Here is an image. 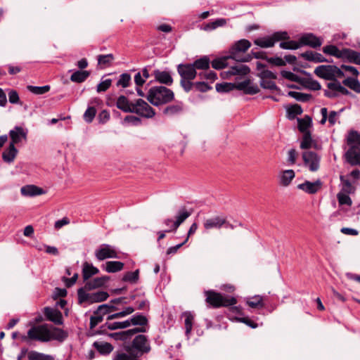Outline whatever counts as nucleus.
I'll return each instance as SVG.
<instances>
[{
	"label": "nucleus",
	"instance_id": "obj_8",
	"mask_svg": "<svg viewBox=\"0 0 360 360\" xmlns=\"http://www.w3.org/2000/svg\"><path fill=\"white\" fill-rule=\"evenodd\" d=\"M129 345L134 351V349L137 350V353H139L140 355L147 354L151 349L148 338L144 335H136L134 338L131 345Z\"/></svg>",
	"mask_w": 360,
	"mask_h": 360
},
{
	"label": "nucleus",
	"instance_id": "obj_21",
	"mask_svg": "<svg viewBox=\"0 0 360 360\" xmlns=\"http://www.w3.org/2000/svg\"><path fill=\"white\" fill-rule=\"evenodd\" d=\"M300 57L303 58L307 61L314 62V63H331L332 60H329L326 59L324 56H323L321 53L317 52H314L312 51H307L300 54Z\"/></svg>",
	"mask_w": 360,
	"mask_h": 360
},
{
	"label": "nucleus",
	"instance_id": "obj_32",
	"mask_svg": "<svg viewBox=\"0 0 360 360\" xmlns=\"http://www.w3.org/2000/svg\"><path fill=\"white\" fill-rule=\"evenodd\" d=\"M21 193L24 195L35 196L43 194L44 191L37 186L27 185L21 188Z\"/></svg>",
	"mask_w": 360,
	"mask_h": 360
},
{
	"label": "nucleus",
	"instance_id": "obj_7",
	"mask_svg": "<svg viewBox=\"0 0 360 360\" xmlns=\"http://www.w3.org/2000/svg\"><path fill=\"white\" fill-rule=\"evenodd\" d=\"M131 112L147 118H151L155 115V110L141 98H139L136 101Z\"/></svg>",
	"mask_w": 360,
	"mask_h": 360
},
{
	"label": "nucleus",
	"instance_id": "obj_41",
	"mask_svg": "<svg viewBox=\"0 0 360 360\" xmlns=\"http://www.w3.org/2000/svg\"><path fill=\"white\" fill-rule=\"evenodd\" d=\"M237 84L231 82L217 83L215 86L216 91L219 93H227L236 89Z\"/></svg>",
	"mask_w": 360,
	"mask_h": 360
},
{
	"label": "nucleus",
	"instance_id": "obj_55",
	"mask_svg": "<svg viewBox=\"0 0 360 360\" xmlns=\"http://www.w3.org/2000/svg\"><path fill=\"white\" fill-rule=\"evenodd\" d=\"M114 58V56L112 53L106 55H98L97 58L98 64L105 68L110 66Z\"/></svg>",
	"mask_w": 360,
	"mask_h": 360
},
{
	"label": "nucleus",
	"instance_id": "obj_34",
	"mask_svg": "<svg viewBox=\"0 0 360 360\" xmlns=\"http://www.w3.org/2000/svg\"><path fill=\"white\" fill-rule=\"evenodd\" d=\"M323 52L325 54L333 56L337 58H342L343 49L340 50L335 45H327L323 48Z\"/></svg>",
	"mask_w": 360,
	"mask_h": 360
},
{
	"label": "nucleus",
	"instance_id": "obj_10",
	"mask_svg": "<svg viewBox=\"0 0 360 360\" xmlns=\"http://www.w3.org/2000/svg\"><path fill=\"white\" fill-rule=\"evenodd\" d=\"M95 256L98 260L103 261L108 258H117V253L110 245L103 244L96 250Z\"/></svg>",
	"mask_w": 360,
	"mask_h": 360
},
{
	"label": "nucleus",
	"instance_id": "obj_20",
	"mask_svg": "<svg viewBox=\"0 0 360 360\" xmlns=\"http://www.w3.org/2000/svg\"><path fill=\"white\" fill-rule=\"evenodd\" d=\"M250 71V68L248 65L239 64L236 65L231 66L230 69L227 72H224L221 75H226L223 76V78H226L228 76L232 75H246Z\"/></svg>",
	"mask_w": 360,
	"mask_h": 360
},
{
	"label": "nucleus",
	"instance_id": "obj_14",
	"mask_svg": "<svg viewBox=\"0 0 360 360\" xmlns=\"http://www.w3.org/2000/svg\"><path fill=\"white\" fill-rule=\"evenodd\" d=\"M323 182L320 179H317L314 182L305 181L302 184L297 185V188L304 191L308 194H315L322 188Z\"/></svg>",
	"mask_w": 360,
	"mask_h": 360
},
{
	"label": "nucleus",
	"instance_id": "obj_43",
	"mask_svg": "<svg viewBox=\"0 0 360 360\" xmlns=\"http://www.w3.org/2000/svg\"><path fill=\"white\" fill-rule=\"evenodd\" d=\"M342 84L356 93H360V82L356 78L347 77L342 81Z\"/></svg>",
	"mask_w": 360,
	"mask_h": 360
},
{
	"label": "nucleus",
	"instance_id": "obj_58",
	"mask_svg": "<svg viewBox=\"0 0 360 360\" xmlns=\"http://www.w3.org/2000/svg\"><path fill=\"white\" fill-rule=\"evenodd\" d=\"M78 302L82 304L84 302H89L91 304V293L86 292L85 288H80L77 290Z\"/></svg>",
	"mask_w": 360,
	"mask_h": 360
},
{
	"label": "nucleus",
	"instance_id": "obj_49",
	"mask_svg": "<svg viewBox=\"0 0 360 360\" xmlns=\"http://www.w3.org/2000/svg\"><path fill=\"white\" fill-rule=\"evenodd\" d=\"M288 96L295 98V100L301 102H307L309 101L312 96L309 94H304L298 91H290L288 93Z\"/></svg>",
	"mask_w": 360,
	"mask_h": 360
},
{
	"label": "nucleus",
	"instance_id": "obj_15",
	"mask_svg": "<svg viewBox=\"0 0 360 360\" xmlns=\"http://www.w3.org/2000/svg\"><path fill=\"white\" fill-rule=\"evenodd\" d=\"M300 44L301 47L303 46H308L313 49H316L321 46L322 41L313 33H307L303 34L300 38Z\"/></svg>",
	"mask_w": 360,
	"mask_h": 360
},
{
	"label": "nucleus",
	"instance_id": "obj_36",
	"mask_svg": "<svg viewBox=\"0 0 360 360\" xmlns=\"http://www.w3.org/2000/svg\"><path fill=\"white\" fill-rule=\"evenodd\" d=\"M90 75L87 70H77L70 76V80L73 82L82 83L84 82Z\"/></svg>",
	"mask_w": 360,
	"mask_h": 360
},
{
	"label": "nucleus",
	"instance_id": "obj_6",
	"mask_svg": "<svg viewBox=\"0 0 360 360\" xmlns=\"http://www.w3.org/2000/svg\"><path fill=\"white\" fill-rule=\"evenodd\" d=\"M290 39L288 33L285 31L274 32L271 36L257 38L254 40V44L261 48H271L277 41H285Z\"/></svg>",
	"mask_w": 360,
	"mask_h": 360
},
{
	"label": "nucleus",
	"instance_id": "obj_57",
	"mask_svg": "<svg viewBox=\"0 0 360 360\" xmlns=\"http://www.w3.org/2000/svg\"><path fill=\"white\" fill-rule=\"evenodd\" d=\"M229 58L228 56L215 58L211 61L210 64L214 69L221 70L228 65L227 59Z\"/></svg>",
	"mask_w": 360,
	"mask_h": 360
},
{
	"label": "nucleus",
	"instance_id": "obj_9",
	"mask_svg": "<svg viewBox=\"0 0 360 360\" xmlns=\"http://www.w3.org/2000/svg\"><path fill=\"white\" fill-rule=\"evenodd\" d=\"M304 165L309 167L311 172H316L319 169L320 157L313 151H306L302 153Z\"/></svg>",
	"mask_w": 360,
	"mask_h": 360
},
{
	"label": "nucleus",
	"instance_id": "obj_64",
	"mask_svg": "<svg viewBox=\"0 0 360 360\" xmlns=\"http://www.w3.org/2000/svg\"><path fill=\"white\" fill-rule=\"evenodd\" d=\"M281 75L283 77L291 82H297L299 84L301 83L302 77H299L298 75H295V73L290 71L282 70L281 72Z\"/></svg>",
	"mask_w": 360,
	"mask_h": 360
},
{
	"label": "nucleus",
	"instance_id": "obj_47",
	"mask_svg": "<svg viewBox=\"0 0 360 360\" xmlns=\"http://www.w3.org/2000/svg\"><path fill=\"white\" fill-rule=\"evenodd\" d=\"M327 87L332 91H339L343 95H352V93L345 87L342 86L338 80L335 82H329L327 84Z\"/></svg>",
	"mask_w": 360,
	"mask_h": 360
},
{
	"label": "nucleus",
	"instance_id": "obj_46",
	"mask_svg": "<svg viewBox=\"0 0 360 360\" xmlns=\"http://www.w3.org/2000/svg\"><path fill=\"white\" fill-rule=\"evenodd\" d=\"M246 304L253 309L262 308L264 306L263 297L260 295H255L251 297L250 300L246 301Z\"/></svg>",
	"mask_w": 360,
	"mask_h": 360
},
{
	"label": "nucleus",
	"instance_id": "obj_61",
	"mask_svg": "<svg viewBox=\"0 0 360 360\" xmlns=\"http://www.w3.org/2000/svg\"><path fill=\"white\" fill-rule=\"evenodd\" d=\"M198 75L200 79L207 80L210 83L214 82L218 79L217 73L212 70H209L207 72H200L198 74Z\"/></svg>",
	"mask_w": 360,
	"mask_h": 360
},
{
	"label": "nucleus",
	"instance_id": "obj_2",
	"mask_svg": "<svg viewBox=\"0 0 360 360\" xmlns=\"http://www.w3.org/2000/svg\"><path fill=\"white\" fill-rule=\"evenodd\" d=\"M146 98L152 105L159 106L172 101L174 94L166 86H155L148 90Z\"/></svg>",
	"mask_w": 360,
	"mask_h": 360
},
{
	"label": "nucleus",
	"instance_id": "obj_19",
	"mask_svg": "<svg viewBox=\"0 0 360 360\" xmlns=\"http://www.w3.org/2000/svg\"><path fill=\"white\" fill-rule=\"evenodd\" d=\"M153 75L155 77V80L160 84L166 86H171L173 84V78L171 74L167 71L155 70Z\"/></svg>",
	"mask_w": 360,
	"mask_h": 360
},
{
	"label": "nucleus",
	"instance_id": "obj_63",
	"mask_svg": "<svg viewBox=\"0 0 360 360\" xmlns=\"http://www.w3.org/2000/svg\"><path fill=\"white\" fill-rule=\"evenodd\" d=\"M312 139L311 132H306L304 134L302 140L300 143V148L302 149H309L311 147Z\"/></svg>",
	"mask_w": 360,
	"mask_h": 360
},
{
	"label": "nucleus",
	"instance_id": "obj_52",
	"mask_svg": "<svg viewBox=\"0 0 360 360\" xmlns=\"http://www.w3.org/2000/svg\"><path fill=\"white\" fill-rule=\"evenodd\" d=\"M347 144L350 146L354 144L360 145V133L356 131L352 130L349 131L347 139Z\"/></svg>",
	"mask_w": 360,
	"mask_h": 360
},
{
	"label": "nucleus",
	"instance_id": "obj_31",
	"mask_svg": "<svg viewBox=\"0 0 360 360\" xmlns=\"http://www.w3.org/2000/svg\"><path fill=\"white\" fill-rule=\"evenodd\" d=\"M93 347L102 355H108L113 350V346L109 342L96 341Z\"/></svg>",
	"mask_w": 360,
	"mask_h": 360
},
{
	"label": "nucleus",
	"instance_id": "obj_60",
	"mask_svg": "<svg viewBox=\"0 0 360 360\" xmlns=\"http://www.w3.org/2000/svg\"><path fill=\"white\" fill-rule=\"evenodd\" d=\"M131 75L127 73H122L120 75L118 81L117 82L116 85L117 86H122V88H126L129 86L131 84Z\"/></svg>",
	"mask_w": 360,
	"mask_h": 360
},
{
	"label": "nucleus",
	"instance_id": "obj_12",
	"mask_svg": "<svg viewBox=\"0 0 360 360\" xmlns=\"http://www.w3.org/2000/svg\"><path fill=\"white\" fill-rule=\"evenodd\" d=\"M177 72L181 79H195L198 75L192 63H181L176 67Z\"/></svg>",
	"mask_w": 360,
	"mask_h": 360
},
{
	"label": "nucleus",
	"instance_id": "obj_28",
	"mask_svg": "<svg viewBox=\"0 0 360 360\" xmlns=\"http://www.w3.org/2000/svg\"><path fill=\"white\" fill-rule=\"evenodd\" d=\"M134 103H131L125 96H120L116 102V106L118 109L124 112H131Z\"/></svg>",
	"mask_w": 360,
	"mask_h": 360
},
{
	"label": "nucleus",
	"instance_id": "obj_54",
	"mask_svg": "<svg viewBox=\"0 0 360 360\" xmlns=\"http://www.w3.org/2000/svg\"><path fill=\"white\" fill-rule=\"evenodd\" d=\"M280 48L287 50H296L301 47L300 39L298 41L290 40L288 41H281L279 44Z\"/></svg>",
	"mask_w": 360,
	"mask_h": 360
},
{
	"label": "nucleus",
	"instance_id": "obj_38",
	"mask_svg": "<svg viewBox=\"0 0 360 360\" xmlns=\"http://www.w3.org/2000/svg\"><path fill=\"white\" fill-rule=\"evenodd\" d=\"M295 177V172L292 169H287L283 172L280 177V184L282 186H288Z\"/></svg>",
	"mask_w": 360,
	"mask_h": 360
},
{
	"label": "nucleus",
	"instance_id": "obj_51",
	"mask_svg": "<svg viewBox=\"0 0 360 360\" xmlns=\"http://www.w3.org/2000/svg\"><path fill=\"white\" fill-rule=\"evenodd\" d=\"M91 304H92L106 300L109 297V295L105 291H98L95 292H91Z\"/></svg>",
	"mask_w": 360,
	"mask_h": 360
},
{
	"label": "nucleus",
	"instance_id": "obj_29",
	"mask_svg": "<svg viewBox=\"0 0 360 360\" xmlns=\"http://www.w3.org/2000/svg\"><path fill=\"white\" fill-rule=\"evenodd\" d=\"M211 60L207 56H203L192 63L195 71L199 70H208L210 69Z\"/></svg>",
	"mask_w": 360,
	"mask_h": 360
},
{
	"label": "nucleus",
	"instance_id": "obj_1",
	"mask_svg": "<svg viewBox=\"0 0 360 360\" xmlns=\"http://www.w3.org/2000/svg\"><path fill=\"white\" fill-rule=\"evenodd\" d=\"M68 336V334L64 330L57 328H49L48 324L34 326L27 331V336H22V340H37L40 342H49L51 340L63 342Z\"/></svg>",
	"mask_w": 360,
	"mask_h": 360
},
{
	"label": "nucleus",
	"instance_id": "obj_39",
	"mask_svg": "<svg viewBox=\"0 0 360 360\" xmlns=\"http://www.w3.org/2000/svg\"><path fill=\"white\" fill-rule=\"evenodd\" d=\"M124 267V263L120 261H110L105 264V271L108 273H115L121 271Z\"/></svg>",
	"mask_w": 360,
	"mask_h": 360
},
{
	"label": "nucleus",
	"instance_id": "obj_45",
	"mask_svg": "<svg viewBox=\"0 0 360 360\" xmlns=\"http://www.w3.org/2000/svg\"><path fill=\"white\" fill-rule=\"evenodd\" d=\"M27 89L35 95H42L49 92L51 89L50 85H44L42 86H37L32 85H27Z\"/></svg>",
	"mask_w": 360,
	"mask_h": 360
},
{
	"label": "nucleus",
	"instance_id": "obj_50",
	"mask_svg": "<svg viewBox=\"0 0 360 360\" xmlns=\"http://www.w3.org/2000/svg\"><path fill=\"white\" fill-rule=\"evenodd\" d=\"M340 180L342 184V191L347 194L354 193L355 192V187L352 186L349 180L345 179V176L341 175Z\"/></svg>",
	"mask_w": 360,
	"mask_h": 360
},
{
	"label": "nucleus",
	"instance_id": "obj_37",
	"mask_svg": "<svg viewBox=\"0 0 360 360\" xmlns=\"http://www.w3.org/2000/svg\"><path fill=\"white\" fill-rule=\"evenodd\" d=\"M300 84H302V86H304V87H306L310 90H313V91H318V90H320L321 88L320 83L318 81H316L311 77L307 78V79L302 78Z\"/></svg>",
	"mask_w": 360,
	"mask_h": 360
},
{
	"label": "nucleus",
	"instance_id": "obj_13",
	"mask_svg": "<svg viewBox=\"0 0 360 360\" xmlns=\"http://www.w3.org/2000/svg\"><path fill=\"white\" fill-rule=\"evenodd\" d=\"M8 134L11 139L9 143H13L15 146L16 144H18L22 140H27V131L22 127L15 126L13 129L10 130Z\"/></svg>",
	"mask_w": 360,
	"mask_h": 360
},
{
	"label": "nucleus",
	"instance_id": "obj_17",
	"mask_svg": "<svg viewBox=\"0 0 360 360\" xmlns=\"http://www.w3.org/2000/svg\"><path fill=\"white\" fill-rule=\"evenodd\" d=\"M347 162L352 166L360 165V148L352 146L345 153Z\"/></svg>",
	"mask_w": 360,
	"mask_h": 360
},
{
	"label": "nucleus",
	"instance_id": "obj_30",
	"mask_svg": "<svg viewBox=\"0 0 360 360\" xmlns=\"http://www.w3.org/2000/svg\"><path fill=\"white\" fill-rule=\"evenodd\" d=\"M127 321L129 322V326L133 325L144 328V326H147L148 323L147 317L140 313H136L131 316Z\"/></svg>",
	"mask_w": 360,
	"mask_h": 360
},
{
	"label": "nucleus",
	"instance_id": "obj_59",
	"mask_svg": "<svg viewBox=\"0 0 360 360\" xmlns=\"http://www.w3.org/2000/svg\"><path fill=\"white\" fill-rule=\"evenodd\" d=\"M288 118L292 120L296 115H300L302 113L303 110L301 105L298 104H294L290 105L288 110Z\"/></svg>",
	"mask_w": 360,
	"mask_h": 360
},
{
	"label": "nucleus",
	"instance_id": "obj_25",
	"mask_svg": "<svg viewBox=\"0 0 360 360\" xmlns=\"http://www.w3.org/2000/svg\"><path fill=\"white\" fill-rule=\"evenodd\" d=\"M109 276H105L102 277H97L91 281H87L85 283L84 288L86 290H91L98 288L103 286L108 280Z\"/></svg>",
	"mask_w": 360,
	"mask_h": 360
},
{
	"label": "nucleus",
	"instance_id": "obj_48",
	"mask_svg": "<svg viewBox=\"0 0 360 360\" xmlns=\"http://www.w3.org/2000/svg\"><path fill=\"white\" fill-rule=\"evenodd\" d=\"M119 309L117 307L113 304H101L96 310V314H101L104 316L106 314L117 311Z\"/></svg>",
	"mask_w": 360,
	"mask_h": 360
},
{
	"label": "nucleus",
	"instance_id": "obj_40",
	"mask_svg": "<svg viewBox=\"0 0 360 360\" xmlns=\"http://www.w3.org/2000/svg\"><path fill=\"white\" fill-rule=\"evenodd\" d=\"M28 360H55L54 357L49 354H45L37 351H30L27 354Z\"/></svg>",
	"mask_w": 360,
	"mask_h": 360
},
{
	"label": "nucleus",
	"instance_id": "obj_42",
	"mask_svg": "<svg viewBox=\"0 0 360 360\" xmlns=\"http://www.w3.org/2000/svg\"><path fill=\"white\" fill-rule=\"evenodd\" d=\"M146 331L145 328L143 327H136L132 329H129L125 331H122L123 337H122V340L127 342L130 340L131 338L136 333H145Z\"/></svg>",
	"mask_w": 360,
	"mask_h": 360
},
{
	"label": "nucleus",
	"instance_id": "obj_26",
	"mask_svg": "<svg viewBox=\"0 0 360 360\" xmlns=\"http://www.w3.org/2000/svg\"><path fill=\"white\" fill-rule=\"evenodd\" d=\"M192 214V211H188L185 207L181 208L176 216V219L172 224V230H176L178 227Z\"/></svg>",
	"mask_w": 360,
	"mask_h": 360
},
{
	"label": "nucleus",
	"instance_id": "obj_5",
	"mask_svg": "<svg viewBox=\"0 0 360 360\" xmlns=\"http://www.w3.org/2000/svg\"><path fill=\"white\" fill-rule=\"evenodd\" d=\"M314 72L318 77L325 80L333 81V82H335L338 78L345 77L344 72L335 65H319L315 68Z\"/></svg>",
	"mask_w": 360,
	"mask_h": 360
},
{
	"label": "nucleus",
	"instance_id": "obj_23",
	"mask_svg": "<svg viewBox=\"0 0 360 360\" xmlns=\"http://www.w3.org/2000/svg\"><path fill=\"white\" fill-rule=\"evenodd\" d=\"M342 60H347L349 63L360 65V53L351 49H343Z\"/></svg>",
	"mask_w": 360,
	"mask_h": 360
},
{
	"label": "nucleus",
	"instance_id": "obj_53",
	"mask_svg": "<svg viewBox=\"0 0 360 360\" xmlns=\"http://www.w3.org/2000/svg\"><path fill=\"white\" fill-rule=\"evenodd\" d=\"M226 24V20L224 18H218L213 22L207 23L204 27V30L210 31L219 27H222Z\"/></svg>",
	"mask_w": 360,
	"mask_h": 360
},
{
	"label": "nucleus",
	"instance_id": "obj_16",
	"mask_svg": "<svg viewBox=\"0 0 360 360\" xmlns=\"http://www.w3.org/2000/svg\"><path fill=\"white\" fill-rule=\"evenodd\" d=\"M236 89L243 91L245 94L255 95L259 92V88L248 79L237 84Z\"/></svg>",
	"mask_w": 360,
	"mask_h": 360
},
{
	"label": "nucleus",
	"instance_id": "obj_62",
	"mask_svg": "<svg viewBox=\"0 0 360 360\" xmlns=\"http://www.w3.org/2000/svg\"><path fill=\"white\" fill-rule=\"evenodd\" d=\"M231 320H236L237 322L243 323L251 328H256L258 326V324L255 323L253 320L250 319L248 316H235L233 318H230Z\"/></svg>",
	"mask_w": 360,
	"mask_h": 360
},
{
	"label": "nucleus",
	"instance_id": "obj_56",
	"mask_svg": "<svg viewBox=\"0 0 360 360\" xmlns=\"http://www.w3.org/2000/svg\"><path fill=\"white\" fill-rule=\"evenodd\" d=\"M139 278V270L136 269L134 271H128L122 277V281L129 282L131 283H136Z\"/></svg>",
	"mask_w": 360,
	"mask_h": 360
},
{
	"label": "nucleus",
	"instance_id": "obj_44",
	"mask_svg": "<svg viewBox=\"0 0 360 360\" xmlns=\"http://www.w3.org/2000/svg\"><path fill=\"white\" fill-rule=\"evenodd\" d=\"M183 110V103L181 102H178L175 104L169 105L166 107L163 111V112L166 115H173L175 114H178L181 112Z\"/></svg>",
	"mask_w": 360,
	"mask_h": 360
},
{
	"label": "nucleus",
	"instance_id": "obj_35",
	"mask_svg": "<svg viewBox=\"0 0 360 360\" xmlns=\"http://www.w3.org/2000/svg\"><path fill=\"white\" fill-rule=\"evenodd\" d=\"M298 129L300 132L305 134L306 132H310L308 129L311 127L312 120L309 115H305L304 117L297 119Z\"/></svg>",
	"mask_w": 360,
	"mask_h": 360
},
{
	"label": "nucleus",
	"instance_id": "obj_4",
	"mask_svg": "<svg viewBox=\"0 0 360 360\" xmlns=\"http://www.w3.org/2000/svg\"><path fill=\"white\" fill-rule=\"evenodd\" d=\"M250 46L251 42L249 40L245 39H240L229 48L228 58L238 62H250L252 59L251 55L243 56L242 54L248 51Z\"/></svg>",
	"mask_w": 360,
	"mask_h": 360
},
{
	"label": "nucleus",
	"instance_id": "obj_3",
	"mask_svg": "<svg viewBox=\"0 0 360 360\" xmlns=\"http://www.w3.org/2000/svg\"><path fill=\"white\" fill-rule=\"evenodd\" d=\"M206 295V302L213 308L228 307L229 306L236 305L238 302L235 297L222 295L214 290H207L205 292Z\"/></svg>",
	"mask_w": 360,
	"mask_h": 360
},
{
	"label": "nucleus",
	"instance_id": "obj_33",
	"mask_svg": "<svg viewBox=\"0 0 360 360\" xmlns=\"http://www.w3.org/2000/svg\"><path fill=\"white\" fill-rule=\"evenodd\" d=\"M99 272L98 268L94 266L87 262H85L82 268V277L84 281H86L92 276L97 274Z\"/></svg>",
	"mask_w": 360,
	"mask_h": 360
},
{
	"label": "nucleus",
	"instance_id": "obj_22",
	"mask_svg": "<svg viewBox=\"0 0 360 360\" xmlns=\"http://www.w3.org/2000/svg\"><path fill=\"white\" fill-rule=\"evenodd\" d=\"M129 327V322L126 320L124 321H114L110 322V321H107L105 324H103L101 327V330L98 331V333L101 334L104 332L105 328H108L110 330H114L117 329H123Z\"/></svg>",
	"mask_w": 360,
	"mask_h": 360
},
{
	"label": "nucleus",
	"instance_id": "obj_27",
	"mask_svg": "<svg viewBox=\"0 0 360 360\" xmlns=\"http://www.w3.org/2000/svg\"><path fill=\"white\" fill-rule=\"evenodd\" d=\"M181 317H184L185 319V335L187 337V338L189 339L193 328L194 316L191 311H184L181 314Z\"/></svg>",
	"mask_w": 360,
	"mask_h": 360
},
{
	"label": "nucleus",
	"instance_id": "obj_18",
	"mask_svg": "<svg viewBox=\"0 0 360 360\" xmlns=\"http://www.w3.org/2000/svg\"><path fill=\"white\" fill-rule=\"evenodd\" d=\"M225 224V217L222 216H215L207 219L203 222V226L205 230H210L213 229H219Z\"/></svg>",
	"mask_w": 360,
	"mask_h": 360
},
{
	"label": "nucleus",
	"instance_id": "obj_11",
	"mask_svg": "<svg viewBox=\"0 0 360 360\" xmlns=\"http://www.w3.org/2000/svg\"><path fill=\"white\" fill-rule=\"evenodd\" d=\"M43 313L46 320L51 321L56 325L60 326L63 324V314L58 309L46 307L43 309Z\"/></svg>",
	"mask_w": 360,
	"mask_h": 360
},
{
	"label": "nucleus",
	"instance_id": "obj_24",
	"mask_svg": "<svg viewBox=\"0 0 360 360\" xmlns=\"http://www.w3.org/2000/svg\"><path fill=\"white\" fill-rule=\"evenodd\" d=\"M18 153V149L13 143H9L8 146L2 153V159L6 163H11L14 161Z\"/></svg>",
	"mask_w": 360,
	"mask_h": 360
}]
</instances>
